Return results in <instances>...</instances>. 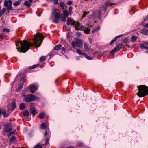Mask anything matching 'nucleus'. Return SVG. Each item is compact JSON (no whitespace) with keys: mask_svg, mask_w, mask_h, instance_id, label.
<instances>
[{"mask_svg":"<svg viewBox=\"0 0 148 148\" xmlns=\"http://www.w3.org/2000/svg\"><path fill=\"white\" fill-rule=\"evenodd\" d=\"M16 108L15 101L13 100L11 104H10L7 106V108L8 111H12Z\"/></svg>","mask_w":148,"mask_h":148,"instance_id":"8","label":"nucleus"},{"mask_svg":"<svg viewBox=\"0 0 148 148\" xmlns=\"http://www.w3.org/2000/svg\"><path fill=\"white\" fill-rule=\"evenodd\" d=\"M145 27L148 28V23H147L145 25Z\"/></svg>","mask_w":148,"mask_h":148,"instance_id":"58","label":"nucleus"},{"mask_svg":"<svg viewBox=\"0 0 148 148\" xmlns=\"http://www.w3.org/2000/svg\"><path fill=\"white\" fill-rule=\"evenodd\" d=\"M69 16V13L68 11L66 9L63 10V13L61 14V18H66Z\"/></svg>","mask_w":148,"mask_h":148,"instance_id":"13","label":"nucleus"},{"mask_svg":"<svg viewBox=\"0 0 148 148\" xmlns=\"http://www.w3.org/2000/svg\"><path fill=\"white\" fill-rule=\"evenodd\" d=\"M62 19V21L64 22H65L66 21V18H61Z\"/></svg>","mask_w":148,"mask_h":148,"instance_id":"50","label":"nucleus"},{"mask_svg":"<svg viewBox=\"0 0 148 148\" xmlns=\"http://www.w3.org/2000/svg\"><path fill=\"white\" fill-rule=\"evenodd\" d=\"M73 10V7L71 6H70L69 7V14L71 16L72 14V11Z\"/></svg>","mask_w":148,"mask_h":148,"instance_id":"31","label":"nucleus"},{"mask_svg":"<svg viewBox=\"0 0 148 148\" xmlns=\"http://www.w3.org/2000/svg\"><path fill=\"white\" fill-rule=\"evenodd\" d=\"M101 13V10H99L98 11H96L93 13V16L95 17H97L100 18Z\"/></svg>","mask_w":148,"mask_h":148,"instance_id":"14","label":"nucleus"},{"mask_svg":"<svg viewBox=\"0 0 148 148\" xmlns=\"http://www.w3.org/2000/svg\"><path fill=\"white\" fill-rule=\"evenodd\" d=\"M128 42V39L127 38H125L123 40V42L125 43H127Z\"/></svg>","mask_w":148,"mask_h":148,"instance_id":"34","label":"nucleus"},{"mask_svg":"<svg viewBox=\"0 0 148 148\" xmlns=\"http://www.w3.org/2000/svg\"><path fill=\"white\" fill-rule=\"evenodd\" d=\"M96 31V29L95 28L94 29L92 30V32L93 33H95Z\"/></svg>","mask_w":148,"mask_h":148,"instance_id":"55","label":"nucleus"},{"mask_svg":"<svg viewBox=\"0 0 148 148\" xmlns=\"http://www.w3.org/2000/svg\"><path fill=\"white\" fill-rule=\"evenodd\" d=\"M23 115L24 116L27 117L29 115V113L28 110H25L23 112Z\"/></svg>","mask_w":148,"mask_h":148,"instance_id":"20","label":"nucleus"},{"mask_svg":"<svg viewBox=\"0 0 148 148\" xmlns=\"http://www.w3.org/2000/svg\"><path fill=\"white\" fill-rule=\"evenodd\" d=\"M75 29L84 31V32L87 34L89 33L90 29L88 28H86L82 26L78 22H75Z\"/></svg>","mask_w":148,"mask_h":148,"instance_id":"5","label":"nucleus"},{"mask_svg":"<svg viewBox=\"0 0 148 148\" xmlns=\"http://www.w3.org/2000/svg\"><path fill=\"white\" fill-rule=\"evenodd\" d=\"M148 20V15L145 18H144V21H146Z\"/></svg>","mask_w":148,"mask_h":148,"instance_id":"51","label":"nucleus"},{"mask_svg":"<svg viewBox=\"0 0 148 148\" xmlns=\"http://www.w3.org/2000/svg\"><path fill=\"white\" fill-rule=\"evenodd\" d=\"M87 14V13L86 12H84L82 16V18H84L86 17V15Z\"/></svg>","mask_w":148,"mask_h":148,"instance_id":"46","label":"nucleus"},{"mask_svg":"<svg viewBox=\"0 0 148 148\" xmlns=\"http://www.w3.org/2000/svg\"><path fill=\"white\" fill-rule=\"evenodd\" d=\"M24 85V84L23 82L21 81L20 84L18 86V88L16 90V92H19L22 89Z\"/></svg>","mask_w":148,"mask_h":148,"instance_id":"16","label":"nucleus"},{"mask_svg":"<svg viewBox=\"0 0 148 148\" xmlns=\"http://www.w3.org/2000/svg\"><path fill=\"white\" fill-rule=\"evenodd\" d=\"M12 2L11 0H6L4 2V6L5 7H7V10L12 11L13 10V8L12 6Z\"/></svg>","mask_w":148,"mask_h":148,"instance_id":"7","label":"nucleus"},{"mask_svg":"<svg viewBox=\"0 0 148 148\" xmlns=\"http://www.w3.org/2000/svg\"><path fill=\"white\" fill-rule=\"evenodd\" d=\"M61 49L62 51H65V49L64 47H61Z\"/></svg>","mask_w":148,"mask_h":148,"instance_id":"54","label":"nucleus"},{"mask_svg":"<svg viewBox=\"0 0 148 148\" xmlns=\"http://www.w3.org/2000/svg\"><path fill=\"white\" fill-rule=\"evenodd\" d=\"M84 48L86 51H89L91 49V48L89 46L88 44L85 43L84 45Z\"/></svg>","mask_w":148,"mask_h":148,"instance_id":"17","label":"nucleus"},{"mask_svg":"<svg viewBox=\"0 0 148 148\" xmlns=\"http://www.w3.org/2000/svg\"><path fill=\"white\" fill-rule=\"evenodd\" d=\"M25 107V104L24 103L21 104L19 106V108L21 110L24 109Z\"/></svg>","mask_w":148,"mask_h":148,"instance_id":"21","label":"nucleus"},{"mask_svg":"<svg viewBox=\"0 0 148 148\" xmlns=\"http://www.w3.org/2000/svg\"><path fill=\"white\" fill-rule=\"evenodd\" d=\"M145 43H146V44H148V41H146V42H145Z\"/></svg>","mask_w":148,"mask_h":148,"instance_id":"63","label":"nucleus"},{"mask_svg":"<svg viewBox=\"0 0 148 148\" xmlns=\"http://www.w3.org/2000/svg\"><path fill=\"white\" fill-rule=\"evenodd\" d=\"M47 126L46 124L44 123H42L41 124L40 126V128L42 130H45Z\"/></svg>","mask_w":148,"mask_h":148,"instance_id":"22","label":"nucleus"},{"mask_svg":"<svg viewBox=\"0 0 148 148\" xmlns=\"http://www.w3.org/2000/svg\"><path fill=\"white\" fill-rule=\"evenodd\" d=\"M110 5V6L111 5H112V4L109 1H106V2L105 5L103 7V10L105 11H106L107 10V5Z\"/></svg>","mask_w":148,"mask_h":148,"instance_id":"18","label":"nucleus"},{"mask_svg":"<svg viewBox=\"0 0 148 148\" xmlns=\"http://www.w3.org/2000/svg\"><path fill=\"white\" fill-rule=\"evenodd\" d=\"M83 55L85 58H86V59H87L88 60H91L92 59V58H91L90 57L88 56V55H87L86 54H85V53H83Z\"/></svg>","mask_w":148,"mask_h":148,"instance_id":"30","label":"nucleus"},{"mask_svg":"<svg viewBox=\"0 0 148 148\" xmlns=\"http://www.w3.org/2000/svg\"><path fill=\"white\" fill-rule=\"evenodd\" d=\"M2 112V115L4 116L7 117L8 116V114L6 113V111L5 110H3Z\"/></svg>","mask_w":148,"mask_h":148,"instance_id":"25","label":"nucleus"},{"mask_svg":"<svg viewBox=\"0 0 148 148\" xmlns=\"http://www.w3.org/2000/svg\"><path fill=\"white\" fill-rule=\"evenodd\" d=\"M12 134L11 133V132H9L7 136L8 137H10L11 135Z\"/></svg>","mask_w":148,"mask_h":148,"instance_id":"53","label":"nucleus"},{"mask_svg":"<svg viewBox=\"0 0 148 148\" xmlns=\"http://www.w3.org/2000/svg\"><path fill=\"white\" fill-rule=\"evenodd\" d=\"M29 90L32 93H34L38 89V87L37 85L34 84H32L29 86Z\"/></svg>","mask_w":148,"mask_h":148,"instance_id":"10","label":"nucleus"},{"mask_svg":"<svg viewBox=\"0 0 148 148\" xmlns=\"http://www.w3.org/2000/svg\"><path fill=\"white\" fill-rule=\"evenodd\" d=\"M3 36H4V35L3 34H1L0 35V37L1 38V39L3 38Z\"/></svg>","mask_w":148,"mask_h":148,"instance_id":"56","label":"nucleus"},{"mask_svg":"<svg viewBox=\"0 0 148 148\" xmlns=\"http://www.w3.org/2000/svg\"><path fill=\"white\" fill-rule=\"evenodd\" d=\"M24 5L27 6H29L31 5V3L27 1H25L24 2Z\"/></svg>","mask_w":148,"mask_h":148,"instance_id":"27","label":"nucleus"},{"mask_svg":"<svg viewBox=\"0 0 148 148\" xmlns=\"http://www.w3.org/2000/svg\"><path fill=\"white\" fill-rule=\"evenodd\" d=\"M20 1H16L14 3L13 5L15 6H18L20 5Z\"/></svg>","mask_w":148,"mask_h":148,"instance_id":"33","label":"nucleus"},{"mask_svg":"<svg viewBox=\"0 0 148 148\" xmlns=\"http://www.w3.org/2000/svg\"><path fill=\"white\" fill-rule=\"evenodd\" d=\"M44 39V36L41 34L39 33L36 34L34 38V43H29L27 40L19 42L16 44L17 49L21 51L23 53L26 52L28 50L30 46L34 45L35 47H39L40 45Z\"/></svg>","mask_w":148,"mask_h":148,"instance_id":"1","label":"nucleus"},{"mask_svg":"<svg viewBox=\"0 0 148 148\" xmlns=\"http://www.w3.org/2000/svg\"><path fill=\"white\" fill-rule=\"evenodd\" d=\"M76 51H77V53H78V54H80V55L82 54V55H83V53H82V51L80 50L77 49Z\"/></svg>","mask_w":148,"mask_h":148,"instance_id":"38","label":"nucleus"},{"mask_svg":"<svg viewBox=\"0 0 148 148\" xmlns=\"http://www.w3.org/2000/svg\"><path fill=\"white\" fill-rule=\"evenodd\" d=\"M22 95L24 97V101L25 102H29L33 100H38L39 98L35 95L31 94L27 95H25V91H23L22 93Z\"/></svg>","mask_w":148,"mask_h":148,"instance_id":"3","label":"nucleus"},{"mask_svg":"<svg viewBox=\"0 0 148 148\" xmlns=\"http://www.w3.org/2000/svg\"><path fill=\"white\" fill-rule=\"evenodd\" d=\"M5 128L4 131L5 132H8L11 131L12 130V127L10 124L9 123L6 125L5 126Z\"/></svg>","mask_w":148,"mask_h":148,"instance_id":"15","label":"nucleus"},{"mask_svg":"<svg viewBox=\"0 0 148 148\" xmlns=\"http://www.w3.org/2000/svg\"><path fill=\"white\" fill-rule=\"evenodd\" d=\"M60 6L64 10L65 4L63 2L61 1L60 2Z\"/></svg>","mask_w":148,"mask_h":148,"instance_id":"28","label":"nucleus"},{"mask_svg":"<svg viewBox=\"0 0 148 148\" xmlns=\"http://www.w3.org/2000/svg\"><path fill=\"white\" fill-rule=\"evenodd\" d=\"M82 45V40L80 39H77L75 41H73L72 44L73 48H75L76 47L81 48Z\"/></svg>","mask_w":148,"mask_h":148,"instance_id":"6","label":"nucleus"},{"mask_svg":"<svg viewBox=\"0 0 148 148\" xmlns=\"http://www.w3.org/2000/svg\"><path fill=\"white\" fill-rule=\"evenodd\" d=\"M138 90L139 92H138V95L140 97L148 94V87L145 85L139 86Z\"/></svg>","mask_w":148,"mask_h":148,"instance_id":"2","label":"nucleus"},{"mask_svg":"<svg viewBox=\"0 0 148 148\" xmlns=\"http://www.w3.org/2000/svg\"><path fill=\"white\" fill-rule=\"evenodd\" d=\"M76 22L71 18H69L67 19L66 23L68 25H75V24Z\"/></svg>","mask_w":148,"mask_h":148,"instance_id":"12","label":"nucleus"},{"mask_svg":"<svg viewBox=\"0 0 148 148\" xmlns=\"http://www.w3.org/2000/svg\"><path fill=\"white\" fill-rule=\"evenodd\" d=\"M89 43L91 44L92 42V39L91 37H89L88 38Z\"/></svg>","mask_w":148,"mask_h":148,"instance_id":"47","label":"nucleus"},{"mask_svg":"<svg viewBox=\"0 0 148 148\" xmlns=\"http://www.w3.org/2000/svg\"><path fill=\"white\" fill-rule=\"evenodd\" d=\"M33 148H42V145L37 144Z\"/></svg>","mask_w":148,"mask_h":148,"instance_id":"36","label":"nucleus"},{"mask_svg":"<svg viewBox=\"0 0 148 148\" xmlns=\"http://www.w3.org/2000/svg\"><path fill=\"white\" fill-rule=\"evenodd\" d=\"M87 25L88 26V27H90L91 26L90 25V23L89 22L87 23Z\"/></svg>","mask_w":148,"mask_h":148,"instance_id":"59","label":"nucleus"},{"mask_svg":"<svg viewBox=\"0 0 148 148\" xmlns=\"http://www.w3.org/2000/svg\"><path fill=\"white\" fill-rule=\"evenodd\" d=\"M38 64H37L36 65H34L32 66H31L29 67V69H34L37 66H38Z\"/></svg>","mask_w":148,"mask_h":148,"instance_id":"35","label":"nucleus"},{"mask_svg":"<svg viewBox=\"0 0 148 148\" xmlns=\"http://www.w3.org/2000/svg\"><path fill=\"white\" fill-rule=\"evenodd\" d=\"M44 115L45 114L44 113H41L39 114V117L40 118L42 119L44 117Z\"/></svg>","mask_w":148,"mask_h":148,"instance_id":"40","label":"nucleus"},{"mask_svg":"<svg viewBox=\"0 0 148 148\" xmlns=\"http://www.w3.org/2000/svg\"><path fill=\"white\" fill-rule=\"evenodd\" d=\"M31 119V118L29 117H28V116L26 118V120L27 121H29Z\"/></svg>","mask_w":148,"mask_h":148,"instance_id":"52","label":"nucleus"},{"mask_svg":"<svg viewBox=\"0 0 148 148\" xmlns=\"http://www.w3.org/2000/svg\"><path fill=\"white\" fill-rule=\"evenodd\" d=\"M145 53H147L148 54V51H147L145 52Z\"/></svg>","mask_w":148,"mask_h":148,"instance_id":"64","label":"nucleus"},{"mask_svg":"<svg viewBox=\"0 0 148 148\" xmlns=\"http://www.w3.org/2000/svg\"><path fill=\"white\" fill-rule=\"evenodd\" d=\"M49 132V129H46L45 132V133L44 134V136H47Z\"/></svg>","mask_w":148,"mask_h":148,"instance_id":"39","label":"nucleus"},{"mask_svg":"<svg viewBox=\"0 0 148 148\" xmlns=\"http://www.w3.org/2000/svg\"><path fill=\"white\" fill-rule=\"evenodd\" d=\"M30 111L31 114L32 115L33 117H34L35 115L37 114V112L34 106H30Z\"/></svg>","mask_w":148,"mask_h":148,"instance_id":"11","label":"nucleus"},{"mask_svg":"<svg viewBox=\"0 0 148 148\" xmlns=\"http://www.w3.org/2000/svg\"><path fill=\"white\" fill-rule=\"evenodd\" d=\"M109 53V52L108 51H105L103 52V54L107 56H109V55L108 54V53Z\"/></svg>","mask_w":148,"mask_h":148,"instance_id":"44","label":"nucleus"},{"mask_svg":"<svg viewBox=\"0 0 148 148\" xmlns=\"http://www.w3.org/2000/svg\"><path fill=\"white\" fill-rule=\"evenodd\" d=\"M140 47L142 49H145V46L144 44L143 43L140 44Z\"/></svg>","mask_w":148,"mask_h":148,"instance_id":"43","label":"nucleus"},{"mask_svg":"<svg viewBox=\"0 0 148 148\" xmlns=\"http://www.w3.org/2000/svg\"><path fill=\"white\" fill-rule=\"evenodd\" d=\"M45 60V57L44 56H42L40 58V62H42L44 61Z\"/></svg>","mask_w":148,"mask_h":148,"instance_id":"41","label":"nucleus"},{"mask_svg":"<svg viewBox=\"0 0 148 148\" xmlns=\"http://www.w3.org/2000/svg\"><path fill=\"white\" fill-rule=\"evenodd\" d=\"M137 37L135 36H132L131 37V41L132 42H134L136 41Z\"/></svg>","mask_w":148,"mask_h":148,"instance_id":"26","label":"nucleus"},{"mask_svg":"<svg viewBox=\"0 0 148 148\" xmlns=\"http://www.w3.org/2000/svg\"><path fill=\"white\" fill-rule=\"evenodd\" d=\"M2 113V110H0V117L1 116Z\"/></svg>","mask_w":148,"mask_h":148,"instance_id":"61","label":"nucleus"},{"mask_svg":"<svg viewBox=\"0 0 148 148\" xmlns=\"http://www.w3.org/2000/svg\"><path fill=\"white\" fill-rule=\"evenodd\" d=\"M121 35H119V36H117L116 37L114 38V39L111 41L110 43V45H112L113 43L118 38L120 37Z\"/></svg>","mask_w":148,"mask_h":148,"instance_id":"19","label":"nucleus"},{"mask_svg":"<svg viewBox=\"0 0 148 148\" xmlns=\"http://www.w3.org/2000/svg\"><path fill=\"white\" fill-rule=\"evenodd\" d=\"M121 43L118 44L110 52V54H113V53L119 50L122 47Z\"/></svg>","mask_w":148,"mask_h":148,"instance_id":"9","label":"nucleus"},{"mask_svg":"<svg viewBox=\"0 0 148 148\" xmlns=\"http://www.w3.org/2000/svg\"><path fill=\"white\" fill-rule=\"evenodd\" d=\"M95 29H96V30L97 31H98L100 29V27L99 26H97L95 27Z\"/></svg>","mask_w":148,"mask_h":148,"instance_id":"49","label":"nucleus"},{"mask_svg":"<svg viewBox=\"0 0 148 148\" xmlns=\"http://www.w3.org/2000/svg\"><path fill=\"white\" fill-rule=\"evenodd\" d=\"M142 32L143 34L147 35H148V29H143L142 30Z\"/></svg>","mask_w":148,"mask_h":148,"instance_id":"24","label":"nucleus"},{"mask_svg":"<svg viewBox=\"0 0 148 148\" xmlns=\"http://www.w3.org/2000/svg\"><path fill=\"white\" fill-rule=\"evenodd\" d=\"M12 134H16L15 132L14 131L11 132Z\"/></svg>","mask_w":148,"mask_h":148,"instance_id":"57","label":"nucleus"},{"mask_svg":"<svg viewBox=\"0 0 148 148\" xmlns=\"http://www.w3.org/2000/svg\"><path fill=\"white\" fill-rule=\"evenodd\" d=\"M3 31V32H7L8 33H9L10 32V30L9 29H7L6 28H4L2 29Z\"/></svg>","mask_w":148,"mask_h":148,"instance_id":"32","label":"nucleus"},{"mask_svg":"<svg viewBox=\"0 0 148 148\" xmlns=\"http://www.w3.org/2000/svg\"><path fill=\"white\" fill-rule=\"evenodd\" d=\"M62 47V45H58L55 46L54 49L56 50H59L61 49Z\"/></svg>","mask_w":148,"mask_h":148,"instance_id":"23","label":"nucleus"},{"mask_svg":"<svg viewBox=\"0 0 148 148\" xmlns=\"http://www.w3.org/2000/svg\"><path fill=\"white\" fill-rule=\"evenodd\" d=\"M60 14L57 12L55 9H53L51 16L52 21L55 23H59L58 19L60 18Z\"/></svg>","mask_w":148,"mask_h":148,"instance_id":"4","label":"nucleus"},{"mask_svg":"<svg viewBox=\"0 0 148 148\" xmlns=\"http://www.w3.org/2000/svg\"><path fill=\"white\" fill-rule=\"evenodd\" d=\"M73 2L71 1H68L67 3L69 5H70Z\"/></svg>","mask_w":148,"mask_h":148,"instance_id":"45","label":"nucleus"},{"mask_svg":"<svg viewBox=\"0 0 148 148\" xmlns=\"http://www.w3.org/2000/svg\"><path fill=\"white\" fill-rule=\"evenodd\" d=\"M77 144L78 146L80 147L83 146L84 145L83 143L81 142H78L77 143Z\"/></svg>","mask_w":148,"mask_h":148,"instance_id":"37","label":"nucleus"},{"mask_svg":"<svg viewBox=\"0 0 148 148\" xmlns=\"http://www.w3.org/2000/svg\"><path fill=\"white\" fill-rule=\"evenodd\" d=\"M48 142H49V139H47L46 140L45 142V145H47V144L48 143Z\"/></svg>","mask_w":148,"mask_h":148,"instance_id":"48","label":"nucleus"},{"mask_svg":"<svg viewBox=\"0 0 148 148\" xmlns=\"http://www.w3.org/2000/svg\"><path fill=\"white\" fill-rule=\"evenodd\" d=\"M145 49H148V47L147 46H145Z\"/></svg>","mask_w":148,"mask_h":148,"instance_id":"62","label":"nucleus"},{"mask_svg":"<svg viewBox=\"0 0 148 148\" xmlns=\"http://www.w3.org/2000/svg\"><path fill=\"white\" fill-rule=\"evenodd\" d=\"M69 33H68L67 34V38L68 39H69Z\"/></svg>","mask_w":148,"mask_h":148,"instance_id":"60","label":"nucleus"},{"mask_svg":"<svg viewBox=\"0 0 148 148\" xmlns=\"http://www.w3.org/2000/svg\"><path fill=\"white\" fill-rule=\"evenodd\" d=\"M16 140V138L14 136H12L11 138L10 139V142L12 143L14 142Z\"/></svg>","mask_w":148,"mask_h":148,"instance_id":"29","label":"nucleus"},{"mask_svg":"<svg viewBox=\"0 0 148 148\" xmlns=\"http://www.w3.org/2000/svg\"><path fill=\"white\" fill-rule=\"evenodd\" d=\"M54 2V4L55 5L58 4V0H51Z\"/></svg>","mask_w":148,"mask_h":148,"instance_id":"42","label":"nucleus"}]
</instances>
